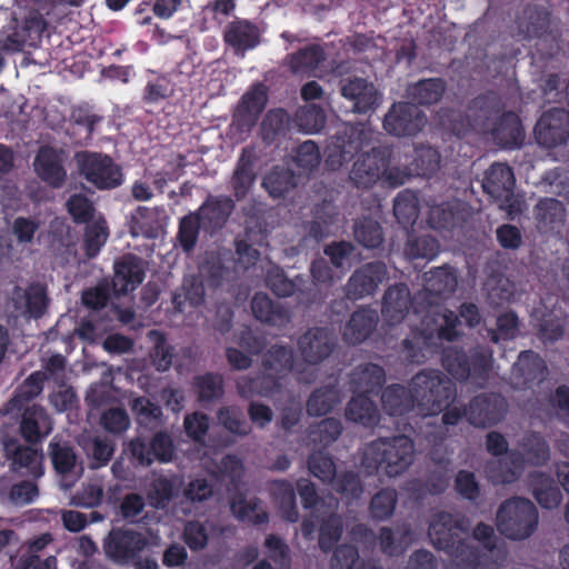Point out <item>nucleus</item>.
I'll return each instance as SVG.
<instances>
[{
	"label": "nucleus",
	"instance_id": "4c0bfd02",
	"mask_svg": "<svg viewBox=\"0 0 569 569\" xmlns=\"http://www.w3.org/2000/svg\"><path fill=\"white\" fill-rule=\"evenodd\" d=\"M99 121L100 118L96 114L82 108H78L72 112V134L77 137L79 141L88 140L93 131L94 124Z\"/></svg>",
	"mask_w": 569,
	"mask_h": 569
},
{
	"label": "nucleus",
	"instance_id": "ea45409f",
	"mask_svg": "<svg viewBox=\"0 0 569 569\" xmlns=\"http://www.w3.org/2000/svg\"><path fill=\"white\" fill-rule=\"evenodd\" d=\"M297 122L302 131L316 133L325 127L326 116L317 106H308L298 113Z\"/></svg>",
	"mask_w": 569,
	"mask_h": 569
},
{
	"label": "nucleus",
	"instance_id": "f3484780",
	"mask_svg": "<svg viewBox=\"0 0 569 569\" xmlns=\"http://www.w3.org/2000/svg\"><path fill=\"white\" fill-rule=\"evenodd\" d=\"M34 170L50 186L60 187L67 176L62 167V152L42 148L34 160Z\"/></svg>",
	"mask_w": 569,
	"mask_h": 569
},
{
	"label": "nucleus",
	"instance_id": "7c9ffc66",
	"mask_svg": "<svg viewBox=\"0 0 569 569\" xmlns=\"http://www.w3.org/2000/svg\"><path fill=\"white\" fill-rule=\"evenodd\" d=\"M531 490L538 503L543 508H555L561 502L562 497L560 491L552 486L551 480L543 475L532 477Z\"/></svg>",
	"mask_w": 569,
	"mask_h": 569
},
{
	"label": "nucleus",
	"instance_id": "4468645a",
	"mask_svg": "<svg viewBox=\"0 0 569 569\" xmlns=\"http://www.w3.org/2000/svg\"><path fill=\"white\" fill-rule=\"evenodd\" d=\"M11 300L16 315L23 318H39L48 306L46 290L40 284H33L26 289L16 288Z\"/></svg>",
	"mask_w": 569,
	"mask_h": 569
},
{
	"label": "nucleus",
	"instance_id": "2eb2a0df",
	"mask_svg": "<svg viewBox=\"0 0 569 569\" xmlns=\"http://www.w3.org/2000/svg\"><path fill=\"white\" fill-rule=\"evenodd\" d=\"M146 545L147 540L139 532L116 530L109 535L104 548L110 558L124 561L141 551Z\"/></svg>",
	"mask_w": 569,
	"mask_h": 569
},
{
	"label": "nucleus",
	"instance_id": "de8ad7c7",
	"mask_svg": "<svg viewBox=\"0 0 569 569\" xmlns=\"http://www.w3.org/2000/svg\"><path fill=\"white\" fill-rule=\"evenodd\" d=\"M397 497L393 490L377 493L371 501V513L375 518L386 519L392 515Z\"/></svg>",
	"mask_w": 569,
	"mask_h": 569
},
{
	"label": "nucleus",
	"instance_id": "6e6d98bb",
	"mask_svg": "<svg viewBox=\"0 0 569 569\" xmlns=\"http://www.w3.org/2000/svg\"><path fill=\"white\" fill-rule=\"evenodd\" d=\"M101 422L106 430L110 432H122L128 429L130 420L126 411L121 409H110L103 413Z\"/></svg>",
	"mask_w": 569,
	"mask_h": 569
},
{
	"label": "nucleus",
	"instance_id": "39448f33",
	"mask_svg": "<svg viewBox=\"0 0 569 569\" xmlns=\"http://www.w3.org/2000/svg\"><path fill=\"white\" fill-rule=\"evenodd\" d=\"M465 521L445 512L436 515L430 523V540L436 548L443 549L452 556V569H460L465 562V549L461 541Z\"/></svg>",
	"mask_w": 569,
	"mask_h": 569
},
{
	"label": "nucleus",
	"instance_id": "ddd939ff",
	"mask_svg": "<svg viewBox=\"0 0 569 569\" xmlns=\"http://www.w3.org/2000/svg\"><path fill=\"white\" fill-rule=\"evenodd\" d=\"M341 94L353 103L352 111L358 113L372 111L380 103L376 87L362 78L346 81L341 86Z\"/></svg>",
	"mask_w": 569,
	"mask_h": 569
},
{
	"label": "nucleus",
	"instance_id": "69168bd1",
	"mask_svg": "<svg viewBox=\"0 0 569 569\" xmlns=\"http://www.w3.org/2000/svg\"><path fill=\"white\" fill-rule=\"evenodd\" d=\"M288 117L283 110L270 111L262 122V130L266 138H269L286 128Z\"/></svg>",
	"mask_w": 569,
	"mask_h": 569
},
{
	"label": "nucleus",
	"instance_id": "9b49d317",
	"mask_svg": "<svg viewBox=\"0 0 569 569\" xmlns=\"http://www.w3.org/2000/svg\"><path fill=\"white\" fill-rule=\"evenodd\" d=\"M539 143L547 147H556L566 142L569 138V113L561 109L546 112L535 129Z\"/></svg>",
	"mask_w": 569,
	"mask_h": 569
},
{
	"label": "nucleus",
	"instance_id": "37998d69",
	"mask_svg": "<svg viewBox=\"0 0 569 569\" xmlns=\"http://www.w3.org/2000/svg\"><path fill=\"white\" fill-rule=\"evenodd\" d=\"M42 456L30 447L20 448L17 450L12 465L14 469L28 468L33 476L42 475Z\"/></svg>",
	"mask_w": 569,
	"mask_h": 569
},
{
	"label": "nucleus",
	"instance_id": "6e6552de",
	"mask_svg": "<svg viewBox=\"0 0 569 569\" xmlns=\"http://www.w3.org/2000/svg\"><path fill=\"white\" fill-rule=\"evenodd\" d=\"M548 456L549 452L546 442L541 438L532 436L521 445L518 452L510 453L499 462L500 468H507L508 470H501L500 473L492 475V478L497 482H511L520 472L525 461L527 463L538 465L546 461Z\"/></svg>",
	"mask_w": 569,
	"mask_h": 569
},
{
	"label": "nucleus",
	"instance_id": "603ef678",
	"mask_svg": "<svg viewBox=\"0 0 569 569\" xmlns=\"http://www.w3.org/2000/svg\"><path fill=\"white\" fill-rule=\"evenodd\" d=\"M276 493L280 495V507L282 510V517L288 521H296L298 515L295 508V493L293 489L289 483L277 482Z\"/></svg>",
	"mask_w": 569,
	"mask_h": 569
},
{
	"label": "nucleus",
	"instance_id": "8fccbe9b",
	"mask_svg": "<svg viewBox=\"0 0 569 569\" xmlns=\"http://www.w3.org/2000/svg\"><path fill=\"white\" fill-rule=\"evenodd\" d=\"M131 409L137 416L138 421L143 425L157 421L161 416L160 408L143 397L133 399L131 402Z\"/></svg>",
	"mask_w": 569,
	"mask_h": 569
},
{
	"label": "nucleus",
	"instance_id": "f704fd0d",
	"mask_svg": "<svg viewBox=\"0 0 569 569\" xmlns=\"http://www.w3.org/2000/svg\"><path fill=\"white\" fill-rule=\"evenodd\" d=\"M109 236L106 221L101 217L93 218L86 228L84 244L89 257H93L104 244Z\"/></svg>",
	"mask_w": 569,
	"mask_h": 569
},
{
	"label": "nucleus",
	"instance_id": "e433bc0d",
	"mask_svg": "<svg viewBox=\"0 0 569 569\" xmlns=\"http://www.w3.org/2000/svg\"><path fill=\"white\" fill-rule=\"evenodd\" d=\"M263 186L272 197L278 198L295 187V180L289 170L276 169L264 178Z\"/></svg>",
	"mask_w": 569,
	"mask_h": 569
},
{
	"label": "nucleus",
	"instance_id": "cd10ccee",
	"mask_svg": "<svg viewBox=\"0 0 569 569\" xmlns=\"http://www.w3.org/2000/svg\"><path fill=\"white\" fill-rule=\"evenodd\" d=\"M445 92V83L440 79L421 80L408 88V97L419 104L438 102Z\"/></svg>",
	"mask_w": 569,
	"mask_h": 569
},
{
	"label": "nucleus",
	"instance_id": "aec40b11",
	"mask_svg": "<svg viewBox=\"0 0 569 569\" xmlns=\"http://www.w3.org/2000/svg\"><path fill=\"white\" fill-rule=\"evenodd\" d=\"M267 102V92L264 87L257 86L248 92L241 101L236 112V121L242 129H249L257 120Z\"/></svg>",
	"mask_w": 569,
	"mask_h": 569
},
{
	"label": "nucleus",
	"instance_id": "bb28decb",
	"mask_svg": "<svg viewBox=\"0 0 569 569\" xmlns=\"http://www.w3.org/2000/svg\"><path fill=\"white\" fill-rule=\"evenodd\" d=\"M346 417L350 421L366 427L375 426L379 420L376 406L366 395H359L350 400L346 409Z\"/></svg>",
	"mask_w": 569,
	"mask_h": 569
},
{
	"label": "nucleus",
	"instance_id": "680f3d73",
	"mask_svg": "<svg viewBox=\"0 0 569 569\" xmlns=\"http://www.w3.org/2000/svg\"><path fill=\"white\" fill-rule=\"evenodd\" d=\"M184 541L191 549H202L208 543L206 528L199 522H190L184 529Z\"/></svg>",
	"mask_w": 569,
	"mask_h": 569
},
{
	"label": "nucleus",
	"instance_id": "864d4df0",
	"mask_svg": "<svg viewBox=\"0 0 569 569\" xmlns=\"http://www.w3.org/2000/svg\"><path fill=\"white\" fill-rule=\"evenodd\" d=\"M67 208L77 222H84L93 214L92 203L80 194L72 196L67 202Z\"/></svg>",
	"mask_w": 569,
	"mask_h": 569
},
{
	"label": "nucleus",
	"instance_id": "423d86ee",
	"mask_svg": "<svg viewBox=\"0 0 569 569\" xmlns=\"http://www.w3.org/2000/svg\"><path fill=\"white\" fill-rule=\"evenodd\" d=\"M76 160L80 172L97 188L110 189L121 184L122 172L108 156L79 152Z\"/></svg>",
	"mask_w": 569,
	"mask_h": 569
},
{
	"label": "nucleus",
	"instance_id": "f257e3e1",
	"mask_svg": "<svg viewBox=\"0 0 569 569\" xmlns=\"http://www.w3.org/2000/svg\"><path fill=\"white\" fill-rule=\"evenodd\" d=\"M452 395L450 380L442 379L436 371L421 372L412 379L410 395L403 387L392 386L385 390L382 403L390 415L397 416L410 410L416 400L421 415L428 416L446 408Z\"/></svg>",
	"mask_w": 569,
	"mask_h": 569
},
{
	"label": "nucleus",
	"instance_id": "f03ea898",
	"mask_svg": "<svg viewBox=\"0 0 569 569\" xmlns=\"http://www.w3.org/2000/svg\"><path fill=\"white\" fill-rule=\"evenodd\" d=\"M413 442L405 436L379 439L366 446L361 466L368 471L382 470L390 477L398 476L413 461Z\"/></svg>",
	"mask_w": 569,
	"mask_h": 569
},
{
	"label": "nucleus",
	"instance_id": "338daca9",
	"mask_svg": "<svg viewBox=\"0 0 569 569\" xmlns=\"http://www.w3.org/2000/svg\"><path fill=\"white\" fill-rule=\"evenodd\" d=\"M208 419L203 415L193 413L184 418L187 433L194 440H201L208 430Z\"/></svg>",
	"mask_w": 569,
	"mask_h": 569
},
{
	"label": "nucleus",
	"instance_id": "c03bdc74",
	"mask_svg": "<svg viewBox=\"0 0 569 569\" xmlns=\"http://www.w3.org/2000/svg\"><path fill=\"white\" fill-rule=\"evenodd\" d=\"M295 162L300 169L299 173H307L318 167L320 156L315 142L306 141L297 150Z\"/></svg>",
	"mask_w": 569,
	"mask_h": 569
},
{
	"label": "nucleus",
	"instance_id": "5fc2aeb1",
	"mask_svg": "<svg viewBox=\"0 0 569 569\" xmlns=\"http://www.w3.org/2000/svg\"><path fill=\"white\" fill-rule=\"evenodd\" d=\"M309 469L311 473L322 481H331L335 476V466L330 458L317 453L309 460Z\"/></svg>",
	"mask_w": 569,
	"mask_h": 569
},
{
	"label": "nucleus",
	"instance_id": "bf43d9fd",
	"mask_svg": "<svg viewBox=\"0 0 569 569\" xmlns=\"http://www.w3.org/2000/svg\"><path fill=\"white\" fill-rule=\"evenodd\" d=\"M219 421L232 433L247 435L250 431L248 423L239 418V412L231 409H222L219 412Z\"/></svg>",
	"mask_w": 569,
	"mask_h": 569
},
{
	"label": "nucleus",
	"instance_id": "f8f14e48",
	"mask_svg": "<svg viewBox=\"0 0 569 569\" xmlns=\"http://www.w3.org/2000/svg\"><path fill=\"white\" fill-rule=\"evenodd\" d=\"M129 449L131 455L142 465H150L154 460L168 462L172 459L174 452L172 439L164 432L154 435L149 446L140 439H134L130 441Z\"/></svg>",
	"mask_w": 569,
	"mask_h": 569
},
{
	"label": "nucleus",
	"instance_id": "72a5a7b5",
	"mask_svg": "<svg viewBox=\"0 0 569 569\" xmlns=\"http://www.w3.org/2000/svg\"><path fill=\"white\" fill-rule=\"evenodd\" d=\"M322 59V51L319 48L312 47L292 54L289 66L293 73L305 76L313 71Z\"/></svg>",
	"mask_w": 569,
	"mask_h": 569
},
{
	"label": "nucleus",
	"instance_id": "4be33fe9",
	"mask_svg": "<svg viewBox=\"0 0 569 569\" xmlns=\"http://www.w3.org/2000/svg\"><path fill=\"white\" fill-rule=\"evenodd\" d=\"M410 302L407 288L395 287L385 296L383 317L388 326L400 323L406 316Z\"/></svg>",
	"mask_w": 569,
	"mask_h": 569
},
{
	"label": "nucleus",
	"instance_id": "b1692460",
	"mask_svg": "<svg viewBox=\"0 0 569 569\" xmlns=\"http://www.w3.org/2000/svg\"><path fill=\"white\" fill-rule=\"evenodd\" d=\"M496 141L505 148H515L523 140L522 127L519 119L512 114H505L492 129Z\"/></svg>",
	"mask_w": 569,
	"mask_h": 569
},
{
	"label": "nucleus",
	"instance_id": "4d7b16f0",
	"mask_svg": "<svg viewBox=\"0 0 569 569\" xmlns=\"http://www.w3.org/2000/svg\"><path fill=\"white\" fill-rule=\"evenodd\" d=\"M253 182L251 164L243 158L234 172V189L237 197H243Z\"/></svg>",
	"mask_w": 569,
	"mask_h": 569
},
{
	"label": "nucleus",
	"instance_id": "20e7f679",
	"mask_svg": "<svg viewBox=\"0 0 569 569\" xmlns=\"http://www.w3.org/2000/svg\"><path fill=\"white\" fill-rule=\"evenodd\" d=\"M351 180L360 187H370L378 181L389 186H398L409 178L408 172H399V169L388 163L386 153L373 149L370 153H362L353 163Z\"/></svg>",
	"mask_w": 569,
	"mask_h": 569
},
{
	"label": "nucleus",
	"instance_id": "6ab92c4d",
	"mask_svg": "<svg viewBox=\"0 0 569 569\" xmlns=\"http://www.w3.org/2000/svg\"><path fill=\"white\" fill-rule=\"evenodd\" d=\"M505 411V402L499 397H477L467 411L470 422L475 426H486L498 421Z\"/></svg>",
	"mask_w": 569,
	"mask_h": 569
},
{
	"label": "nucleus",
	"instance_id": "052dcab7",
	"mask_svg": "<svg viewBox=\"0 0 569 569\" xmlns=\"http://www.w3.org/2000/svg\"><path fill=\"white\" fill-rule=\"evenodd\" d=\"M357 563V550L353 547L347 545L339 547L331 560L332 569H352Z\"/></svg>",
	"mask_w": 569,
	"mask_h": 569
},
{
	"label": "nucleus",
	"instance_id": "412c9836",
	"mask_svg": "<svg viewBox=\"0 0 569 569\" xmlns=\"http://www.w3.org/2000/svg\"><path fill=\"white\" fill-rule=\"evenodd\" d=\"M300 351L310 363H316L331 351V339L325 330L316 329L307 332L299 342Z\"/></svg>",
	"mask_w": 569,
	"mask_h": 569
},
{
	"label": "nucleus",
	"instance_id": "774afa93",
	"mask_svg": "<svg viewBox=\"0 0 569 569\" xmlns=\"http://www.w3.org/2000/svg\"><path fill=\"white\" fill-rule=\"evenodd\" d=\"M172 492L173 488L169 480L157 479L152 483L149 498L151 499L152 503L158 507L168 501L172 497Z\"/></svg>",
	"mask_w": 569,
	"mask_h": 569
},
{
	"label": "nucleus",
	"instance_id": "c85d7f7f",
	"mask_svg": "<svg viewBox=\"0 0 569 569\" xmlns=\"http://www.w3.org/2000/svg\"><path fill=\"white\" fill-rule=\"evenodd\" d=\"M230 509L234 517L253 523L267 520V515L261 506L253 499L243 495L236 496L230 502Z\"/></svg>",
	"mask_w": 569,
	"mask_h": 569
},
{
	"label": "nucleus",
	"instance_id": "2f4dec72",
	"mask_svg": "<svg viewBox=\"0 0 569 569\" xmlns=\"http://www.w3.org/2000/svg\"><path fill=\"white\" fill-rule=\"evenodd\" d=\"M440 156L430 147H421L415 151L412 168L399 170V172H408L419 176H429L439 169Z\"/></svg>",
	"mask_w": 569,
	"mask_h": 569
},
{
	"label": "nucleus",
	"instance_id": "1a4fd4ad",
	"mask_svg": "<svg viewBox=\"0 0 569 569\" xmlns=\"http://www.w3.org/2000/svg\"><path fill=\"white\" fill-rule=\"evenodd\" d=\"M473 539L483 547V552L476 553L463 543L465 562L460 566V569H496V561L500 551L496 550L497 538L492 527L479 523L473 530Z\"/></svg>",
	"mask_w": 569,
	"mask_h": 569
},
{
	"label": "nucleus",
	"instance_id": "473e14b6",
	"mask_svg": "<svg viewBox=\"0 0 569 569\" xmlns=\"http://www.w3.org/2000/svg\"><path fill=\"white\" fill-rule=\"evenodd\" d=\"M251 309L253 316L262 322L281 325L287 318L286 313L276 307L269 297L263 293H257L253 297Z\"/></svg>",
	"mask_w": 569,
	"mask_h": 569
},
{
	"label": "nucleus",
	"instance_id": "49530a36",
	"mask_svg": "<svg viewBox=\"0 0 569 569\" xmlns=\"http://www.w3.org/2000/svg\"><path fill=\"white\" fill-rule=\"evenodd\" d=\"M357 240L367 248H376L381 243L382 233L380 226L372 220H366L356 227Z\"/></svg>",
	"mask_w": 569,
	"mask_h": 569
},
{
	"label": "nucleus",
	"instance_id": "58836bf2",
	"mask_svg": "<svg viewBox=\"0 0 569 569\" xmlns=\"http://www.w3.org/2000/svg\"><path fill=\"white\" fill-rule=\"evenodd\" d=\"M50 456L59 473H67L76 466L77 457L67 443L52 442L50 445Z\"/></svg>",
	"mask_w": 569,
	"mask_h": 569
},
{
	"label": "nucleus",
	"instance_id": "0e129e2a",
	"mask_svg": "<svg viewBox=\"0 0 569 569\" xmlns=\"http://www.w3.org/2000/svg\"><path fill=\"white\" fill-rule=\"evenodd\" d=\"M221 378L217 376H204L198 379L197 390L201 399H212L221 395Z\"/></svg>",
	"mask_w": 569,
	"mask_h": 569
},
{
	"label": "nucleus",
	"instance_id": "a18cd8bd",
	"mask_svg": "<svg viewBox=\"0 0 569 569\" xmlns=\"http://www.w3.org/2000/svg\"><path fill=\"white\" fill-rule=\"evenodd\" d=\"M393 211L400 223L413 222L418 216L416 198L410 193H401L395 200Z\"/></svg>",
	"mask_w": 569,
	"mask_h": 569
},
{
	"label": "nucleus",
	"instance_id": "393cba45",
	"mask_svg": "<svg viewBox=\"0 0 569 569\" xmlns=\"http://www.w3.org/2000/svg\"><path fill=\"white\" fill-rule=\"evenodd\" d=\"M378 317L375 311L360 310L352 315L345 329V337L351 343L363 341L376 327Z\"/></svg>",
	"mask_w": 569,
	"mask_h": 569
},
{
	"label": "nucleus",
	"instance_id": "13d9d810",
	"mask_svg": "<svg viewBox=\"0 0 569 569\" xmlns=\"http://www.w3.org/2000/svg\"><path fill=\"white\" fill-rule=\"evenodd\" d=\"M87 450L93 459L92 466L94 468L106 465L110 460L113 452L112 446L100 438H94L88 445Z\"/></svg>",
	"mask_w": 569,
	"mask_h": 569
},
{
	"label": "nucleus",
	"instance_id": "a878e982",
	"mask_svg": "<svg viewBox=\"0 0 569 569\" xmlns=\"http://www.w3.org/2000/svg\"><path fill=\"white\" fill-rule=\"evenodd\" d=\"M232 208V201L228 198L208 200L199 210L201 224L204 228L221 227L227 221Z\"/></svg>",
	"mask_w": 569,
	"mask_h": 569
},
{
	"label": "nucleus",
	"instance_id": "9d476101",
	"mask_svg": "<svg viewBox=\"0 0 569 569\" xmlns=\"http://www.w3.org/2000/svg\"><path fill=\"white\" fill-rule=\"evenodd\" d=\"M426 124L420 110L409 103L393 104L385 118V128L396 136H410L419 132Z\"/></svg>",
	"mask_w": 569,
	"mask_h": 569
},
{
	"label": "nucleus",
	"instance_id": "dca6fc26",
	"mask_svg": "<svg viewBox=\"0 0 569 569\" xmlns=\"http://www.w3.org/2000/svg\"><path fill=\"white\" fill-rule=\"evenodd\" d=\"M386 278V268L382 263H369L357 270L350 278L347 292L355 299L369 296Z\"/></svg>",
	"mask_w": 569,
	"mask_h": 569
},
{
	"label": "nucleus",
	"instance_id": "5701e85b",
	"mask_svg": "<svg viewBox=\"0 0 569 569\" xmlns=\"http://www.w3.org/2000/svg\"><path fill=\"white\" fill-rule=\"evenodd\" d=\"M21 431L29 441H37L51 431V421L44 410L32 406L24 411Z\"/></svg>",
	"mask_w": 569,
	"mask_h": 569
},
{
	"label": "nucleus",
	"instance_id": "0eeeda50",
	"mask_svg": "<svg viewBox=\"0 0 569 569\" xmlns=\"http://www.w3.org/2000/svg\"><path fill=\"white\" fill-rule=\"evenodd\" d=\"M482 187L490 197L499 202V207L507 210L509 214L521 210V204L515 199L513 194L515 176L508 166L502 163L492 164L486 171Z\"/></svg>",
	"mask_w": 569,
	"mask_h": 569
},
{
	"label": "nucleus",
	"instance_id": "a19ab883",
	"mask_svg": "<svg viewBox=\"0 0 569 569\" xmlns=\"http://www.w3.org/2000/svg\"><path fill=\"white\" fill-rule=\"evenodd\" d=\"M338 393L333 389L317 390L307 403L309 415H326L337 402Z\"/></svg>",
	"mask_w": 569,
	"mask_h": 569
},
{
	"label": "nucleus",
	"instance_id": "7ed1b4c3",
	"mask_svg": "<svg viewBox=\"0 0 569 569\" xmlns=\"http://www.w3.org/2000/svg\"><path fill=\"white\" fill-rule=\"evenodd\" d=\"M496 525L498 530L509 539H526L537 528L538 511L526 498L508 499L498 508Z\"/></svg>",
	"mask_w": 569,
	"mask_h": 569
},
{
	"label": "nucleus",
	"instance_id": "c9c22d12",
	"mask_svg": "<svg viewBox=\"0 0 569 569\" xmlns=\"http://www.w3.org/2000/svg\"><path fill=\"white\" fill-rule=\"evenodd\" d=\"M456 286L457 277L450 269L439 268L427 273L426 289L430 293L442 295L451 292Z\"/></svg>",
	"mask_w": 569,
	"mask_h": 569
},
{
	"label": "nucleus",
	"instance_id": "a211bd4d",
	"mask_svg": "<svg viewBox=\"0 0 569 569\" xmlns=\"http://www.w3.org/2000/svg\"><path fill=\"white\" fill-rule=\"evenodd\" d=\"M143 279L141 261L133 257H126L116 263L112 280L113 291L117 296L126 295L136 289Z\"/></svg>",
	"mask_w": 569,
	"mask_h": 569
},
{
	"label": "nucleus",
	"instance_id": "09e8293b",
	"mask_svg": "<svg viewBox=\"0 0 569 569\" xmlns=\"http://www.w3.org/2000/svg\"><path fill=\"white\" fill-rule=\"evenodd\" d=\"M200 223L199 214H189L181 220L179 240L184 250L188 251L193 248Z\"/></svg>",
	"mask_w": 569,
	"mask_h": 569
},
{
	"label": "nucleus",
	"instance_id": "c756f323",
	"mask_svg": "<svg viewBox=\"0 0 569 569\" xmlns=\"http://www.w3.org/2000/svg\"><path fill=\"white\" fill-rule=\"evenodd\" d=\"M226 41L237 50L252 48L259 41L258 30L248 22L232 23L224 34Z\"/></svg>",
	"mask_w": 569,
	"mask_h": 569
},
{
	"label": "nucleus",
	"instance_id": "79ce46f5",
	"mask_svg": "<svg viewBox=\"0 0 569 569\" xmlns=\"http://www.w3.org/2000/svg\"><path fill=\"white\" fill-rule=\"evenodd\" d=\"M103 496V487L100 479L89 480L82 489L73 497V503L80 507H96Z\"/></svg>",
	"mask_w": 569,
	"mask_h": 569
},
{
	"label": "nucleus",
	"instance_id": "e2e57ef3",
	"mask_svg": "<svg viewBox=\"0 0 569 569\" xmlns=\"http://www.w3.org/2000/svg\"><path fill=\"white\" fill-rule=\"evenodd\" d=\"M359 148V143L355 140H350L347 144L340 146L339 143L329 148L327 163L331 169H338L341 167L347 154H351Z\"/></svg>",
	"mask_w": 569,
	"mask_h": 569
},
{
	"label": "nucleus",
	"instance_id": "3c124183",
	"mask_svg": "<svg viewBox=\"0 0 569 569\" xmlns=\"http://www.w3.org/2000/svg\"><path fill=\"white\" fill-rule=\"evenodd\" d=\"M341 536L340 518L332 516L320 527L319 545L322 550H329Z\"/></svg>",
	"mask_w": 569,
	"mask_h": 569
}]
</instances>
